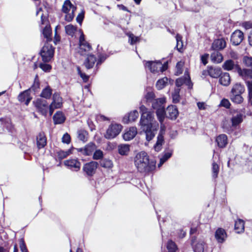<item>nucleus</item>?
Segmentation results:
<instances>
[{"mask_svg":"<svg viewBox=\"0 0 252 252\" xmlns=\"http://www.w3.org/2000/svg\"><path fill=\"white\" fill-rule=\"evenodd\" d=\"M158 128V124H156L153 126L141 127L142 131L145 134L146 141L148 142L150 141L154 138L157 133Z\"/></svg>","mask_w":252,"mask_h":252,"instance_id":"6e6552de","label":"nucleus"},{"mask_svg":"<svg viewBox=\"0 0 252 252\" xmlns=\"http://www.w3.org/2000/svg\"><path fill=\"white\" fill-rule=\"evenodd\" d=\"M65 30L66 34L71 36H73L77 30V28L76 27L70 24L65 27Z\"/></svg>","mask_w":252,"mask_h":252,"instance_id":"c03bdc74","label":"nucleus"},{"mask_svg":"<svg viewBox=\"0 0 252 252\" xmlns=\"http://www.w3.org/2000/svg\"><path fill=\"white\" fill-rule=\"evenodd\" d=\"M215 236L219 243H222L225 241L227 235L225 231L223 229L219 228L216 231Z\"/></svg>","mask_w":252,"mask_h":252,"instance_id":"6ab92c4d","label":"nucleus"},{"mask_svg":"<svg viewBox=\"0 0 252 252\" xmlns=\"http://www.w3.org/2000/svg\"><path fill=\"white\" fill-rule=\"evenodd\" d=\"M220 170L219 165L216 162H214L212 163V177L214 178L218 177V175Z\"/></svg>","mask_w":252,"mask_h":252,"instance_id":"de8ad7c7","label":"nucleus"},{"mask_svg":"<svg viewBox=\"0 0 252 252\" xmlns=\"http://www.w3.org/2000/svg\"><path fill=\"white\" fill-rule=\"evenodd\" d=\"M156 161L150 159L145 152L138 153L134 158V164L137 170L140 173L151 172L155 169Z\"/></svg>","mask_w":252,"mask_h":252,"instance_id":"f257e3e1","label":"nucleus"},{"mask_svg":"<svg viewBox=\"0 0 252 252\" xmlns=\"http://www.w3.org/2000/svg\"><path fill=\"white\" fill-rule=\"evenodd\" d=\"M207 72L211 77L215 78L219 77L221 73V69L220 68L213 67L212 66L208 67ZM206 72V71H204L203 74H205Z\"/></svg>","mask_w":252,"mask_h":252,"instance_id":"4be33fe9","label":"nucleus"},{"mask_svg":"<svg viewBox=\"0 0 252 252\" xmlns=\"http://www.w3.org/2000/svg\"><path fill=\"white\" fill-rule=\"evenodd\" d=\"M248 92V100L252 99V80H248L245 82Z\"/></svg>","mask_w":252,"mask_h":252,"instance_id":"09e8293b","label":"nucleus"},{"mask_svg":"<svg viewBox=\"0 0 252 252\" xmlns=\"http://www.w3.org/2000/svg\"><path fill=\"white\" fill-rule=\"evenodd\" d=\"M140 112L141 113V118L140 120V125L141 127H145L148 126H153L158 124L154 118V113L148 110L144 105H142L140 107Z\"/></svg>","mask_w":252,"mask_h":252,"instance_id":"f03ea898","label":"nucleus"},{"mask_svg":"<svg viewBox=\"0 0 252 252\" xmlns=\"http://www.w3.org/2000/svg\"><path fill=\"white\" fill-rule=\"evenodd\" d=\"M128 35L129 38L128 42L131 45H133L139 41V38L137 36H135L132 33H129Z\"/></svg>","mask_w":252,"mask_h":252,"instance_id":"5fc2aeb1","label":"nucleus"},{"mask_svg":"<svg viewBox=\"0 0 252 252\" xmlns=\"http://www.w3.org/2000/svg\"><path fill=\"white\" fill-rule=\"evenodd\" d=\"M18 99L19 101L25 102V104L28 105L32 99L30 96L29 90H27L21 93L18 96Z\"/></svg>","mask_w":252,"mask_h":252,"instance_id":"f3484780","label":"nucleus"},{"mask_svg":"<svg viewBox=\"0 0 252 252\" xmlns=\"http://www.w3.org/2000/svg\"><path fill=\"white\" fill-rule=\"evenodd\" d=\"M40 83L38 80L35 79V81L32 85V86L28 90H29V92L31 91H33L34 93L38 92L39 89Z\"/></svg>","mask_w":252,"mask_h":252,"instance_id":"3c124183","label":"nucleus"},{"mask_svg":"<svg viewBox=\"0 0 252 252\" xmlns=\"http://www.w3.org/2000/svg\"><path fill=\"white\" fill-rule=\"evenodd\" d=\"M98 162L92 161L85 163L83 167V171L89 176H93L98 167Z\"/></svg>","mask_w":252,"mask_h":252,"instance_id":"f8f14e48","label":"nucleus"},{"mask_svg":"<svg viewBox=\"0 0 252 252\" xmlns=\"http://www.w3.org/2000/svg\"><path fill=\"white\" fill-rule=\"evenodd\" d=\"M245 113L244 109L240 111L236 110L234 111L232 117L231 118L232 126L233 127L236 126L243 122V118L245 117Z\"/></svg>","mask_w":252,"mask_h":252,"instance_id":"1a4fd4ad","label":"nucleus"},{"mask_svg":"<svg viewBox=\"0 0 252 252\" xmlns=\"http://www.w3.org/2000/svg\"><path fill=\"white\" fill-rule=\"evenodd\" d=\"M173 101L174 103H177L179 101V93H175L172 95Z\"/></svg>","mask_w":252,"mask_h":252,"instance_id":"774afa93","label":"nucleus"},{"mask_svg":"<svg viewBox=\"0 0 252 252\" xmlns=\"http://www.w3.org/2000/svg\"><path fill=\"white\" fill-rule=\"evenodd\" d=\"M173 150L171 149H167L163 153L161 157L160 158L159 162L158 164V167H160L173 154Z\"/></svg>","mask_w":252,"mask_h":252,"instance_id":"dca6fc26","label":"nucleus"},{"mask_svg":"<svg viewBox=\"0 0 252 252\" xmlns=\"http://www.w3.org/2000/svg\"><path fill=\"white\" fill-rule=\"evenodd\" d=\"M103 152L100 150H96L93 155V158L95 160L100 159L102 158Z\"/></svg>","mask_w":252,"mask_h":252,"instance_id":"6e6d98bb","label":"nucleus"},{"mask_svg":"<svg viewBox=\"0 0 252 252\" xmlns=\"http://www.w3.org/2000/svg\"><path fill=\"white\" fill-rule=\"evenodd\" d=\"M65 166L69 167L70 169L74 168V170L78 171L80 168L81 164L77 159H71L66 160L64 161Z\"/></svg>","mask_w":252,"mask_h":252,"instance_id":"aec40b11","label":"nucleus"},{"mask_svg":"<svg viewBox=\"0 0 252 252\" xmlns=\"http://www.w3.org/2000/svg\"><path fill=\"white\" fill-rule=\"evenodd\" d=\"M242 26L246 30L252 29V22H245L242 24Z\"/></svg>","mask_w":252,"mask_h":252,"instance_id":"69168bd1","label":"nucleus"},{"mask_svg":"<svg viewBox=\"0 0 252 252\" xmlns=\"http://www.w3.org/2000/svg\"><path fill=\"white\" fill-rule=\"evenodd\" d=\"M69 151H60L56 153V159H58L60 160H62L63 159L65 158L69 155Z\"/></svg>","mask_w":252,"mask_h":252,"instance_id":"49530a36","label":"nucleus"},{"mask_svg":"<svg viewBox=\"0 0 252 252\" xmlns=\"http://www.w3.org/2000/svg\"><path fill=\"white\" fill-rule=\"evenodd\" d=\"M42 34L44 38L46 39L47 42L48 43L49 42L52 41V30L50 25H46L45 28L42 30Z\"/></svg>","mask_w":252,"mask_h":252,"instance_id":"2f4dec72","label":"nucleus"},{"mask_svg":"<svg viewBox=\"0 0 252 252\" xmlns=\"http://www.w3.org/2000/svg\"><path fill=\"white\" fill-rule=\"evenodd\" d=\"M168 83V78L166 77L159 79L156 83V87L158 90H161L164 88Z\"/></svg>","mask_w":252,"mask_h":252,"instance_id":"a19ab883","label":"nucleus"},{"mask_svg":"<svg viewBox=\"0 0 252 252\" xmlns=\"http://www.w3.org/2000/svg\"><path fill=\"white\" fill-rule=\"evenodd\" d=\"M91 49H92L91 46L87 42H86L84 43H82L79 44V52L82 55H85L86 52L91 51Z\"/></svg>","mask_w":252,"mask_h":252,"instance_id":"72a5a7b5","label":"nucleus"},{"mask_svg":"<svg viewBox=\"0 0 252 252\" xmlns=\"http://www.w3.org/2000/svg\"><path fill=\"white\" fill-rule=\"evenodd\" d=\"M230 97L231 101L237 104H240L243 101V98L241 94H230Z\"/></svg>","mask_w":252,"mask_h":252,"instance_id":"37998d69","label":"nucleus"},{"mask_svg":"<svg viewBox=\"0 0 252 252\" xmlns=\"http://www.w3.org/2000/svg\"><path fill=\"white\" fill-rule=\"evenodd\" d=\"M243 62L247 66H252V57L245 56L243 58Z\"/></svg>","mask_w":252,"mask_h":252,"instance_id":"4d7b16f0","label":"nucleus"},{"mask_svg":"<svg viewBox=\"0 0 252 252\" xmlns=\"http://www.w3.org/2000/svg\"><path fill=\"white\" fill-rule=\"evenodd\" d=\"M70 141V136L67 133H65L62 137V142L64 143L69 144Z\"/></svg>","mask_w":252,"mask_h":252,"instance_id":"680f3d73","label":"nucleus"},{"mask_svg":"<svg viewBox=\"0 0 252 252\" xmlns=\"http://www.w3.org/2000/svg\"><path fill=\"white\" fill-rule=\"evenodd\" d=\"M40 54L44 62H49L53 57L54 48L52 45L47 42L42 47Z\"/></svg>","mask_w":252,"mask_h":252,"instance_id":"20e7f679","label":"nucleus"},{"mask_svg":"<svg viewBox=\"0 0 252 252\" xmlns=\"http://www.w3.org/2000/svg\"><path fill=\"white\" fill-rule=\"evenodd\" d=\"M76 7H74L69 0H66L62 7V11L63 12L66 13L65 19L68 22L72 20L74 16V11Z\"/></svg>","mask_w":252,"mask_h":252,"instance_id":"39448f33","label":"nucleus"},{"mask_svg":"<svg viewBox=\"0 0 252 252\" xmlns=\"http://www.w3.org/2000/svg\"><path fill=\"white\" fill-rule=\"evenodd\" d=\"M176 69H177V71L176 72V75H178L181 74L182 73V65L180 63H177Z\"/></svg>","mask_w":252,"mask_h":252,"instance_id":"338daca9","label":"nucleus"},{"mask_svg":"<svg viewBox=\"0 0 252 252\" xmlns=\"http://www.w3.org/2000/svg\"><path fill=\"white\" fill-rule=\"evenodd\" d=\"M139 113L137 110H134L130 112L128 116H125L123 118V122L125 123H128L130 122H133L135 121L138 117Z\"/></svg>","mask_w":252,"mask_h":252,"instance_id":"cd10ccee","label":"nucleus"},{"mask_svg":"<svg viewBox=\"0 0 252 252\" xmlns=\"http://www.w3.org/2000/svg\"><path fill=\"white\" fill-rule=\"evenodd\" d=\"M166 111H165L164 107L156 110V115L159 122L164 121L166 116Z\"/></svg>","mask_w":252,"mask_h":252,"instance_id":"58836bf2","label":"nucleus"},{"mask_svg":"<svg viewBox=\"0 0 252 252\" xmlns=\"http://www.w3.org/2000/svg\"><path fill=\"white\" fill-rule=\"evenodd\" d=\"M96 147L93 143H89L87 144L83 149H81L82 153L86 156H90L92 154L93 152L95 149Z\"/></svg>","mask_w":252,"mask_h":252,"instance_id":"c85d7f7f","label":"nucleus"},{"mask_svg":"<svg viewBox=\"0 0 252 252\" xmlns=\"http://www.w3.org/2000/svg\"><path fill=\"white\" fill-rule=\"evenodd\" d=\"M122 126L118 124H112L107 128L104 137L108 139H111L116 137L121 132Z\"/></svg>","mask_w":252,"mask_h":252,"instance_id":"423d86ee","label":"nucleus"},{"mask_svg":"<svg viewBox=\"0 0 252 252\" xmlns=\"http://www.w3.org/2000/svg\"><path fill=\"white\" fill-rule=\"evenodd\" d=\"M145 67L148 68L151 72H163L168 68V62L162 63L160 61H148L145 63Z\"/></svg>","mask_w":252,"mask_h":252,"instance_id":"7ed1b4c3","label":"nucleus"},{"mask_svg":"<svg viewBox=\"0 0 252 252\" xmlns=\"http://www.w3.org/2000/svg\"><path fill=\"white\" fill-rule=\"evenodd\" d=\"M100 165L104 168H110L113 166L112 160L107 158H104L100 161Z\"/></svg>","mask_w":252,"mask_h":252,"instance_id":"a18cd8bd","label":"nucleus"},{"mask_svg":"<svg viewBox=\"0 0 252 252\" xmlns=\"http://www.w3.org/2000/svg\"><path fill=\"white\" fill-rule=\"evenodd\" d=\"M78 138L83 142H86L88 140V133L87 131L84 129H80L77 131Z\"/></svg>","mask_w":252,"mask_h":252,"instance_id":"ea45409f","label":"nucleus"},{"mask_svg":"<svg viewBox=\"0 0 252 252\" xmlns=\"http://www.w3.org/2000/svg\"><path fill=\"white\" fill-rule=\"evenodd\" d=\"M219 77V82L221 85L227 86L230 84V77L228 73H221Z\"/></svg>","mask_w":252,"mask_h":252,"instance_id":"a878e982","label":"nucleus"},{"mask_svg":"<svg viewBox=\"0 0 252 252\" xmlns=\"http://www.w3.org/2000/svg\"><path fill=\"white\" fill-rule=\"evenodd\" d=\"M235 230L237 233L243 232L244 230V221L241 219H238L235 221Z\"/></svg>","mask_w":252,"mask_h":252,"instance_id":"c9c22d12","label":"nucleus"},{"mask_svg":"<svg viewBox=\"0 0 252 252\" xmlns=\"http://www.w3.org/2000/svg\"><path fill=\"white\" fill-rule=\"evenodd\" d=\"M205 243L203 240L198 241L193 246L194 252H204Z\"/></svg>","mask_w":252,"mask_h":252,"instance_id":"e433bc0d","label":"nucleus"},{"mask_svg":"<svg viewBox=\"0 0 252 252\" xmlns=\"http://www.w3.org/2000/svg\"><path fill=\"white\" fill-rule=\"evenodd\" d=\"M52 94V90L50 86H47L44 89H43L40 96L45 99H49Z\"/></svg>","mask_w":252,"mask_h":252,"instance_id":"4c0bfd02","label":"nucleus"},{"mask_svg":"<svg viewBox=\"0 0 252 252\" xmlns=\"http://www.w3.org/2000/svg\"><path fill=\"white\" fill-rule=\"evenodd\" d=\"M137 133V128L135 127H131L123 134V138L126 141L130 140L135 136Z\"/></svg>","mask_w":252,"mask_h":252,"instance_id":"412c9836","label":"nucleus"},{"mask_svg":"<svg viewBox=\"0 0 252 252\" xmlns=\"http://www.w3.org/2000/svg\"><path fill=\"white\" fill-rule=\"evenodd\" d=\"M178 111L176 106L170 105L166 109V117L171 120H175L178 116Z\"/></svg>","mask_w":252,"mask_h":252,"instance_id":"4468645a","label":"nucleus"},{"mask_svg":"<svg viewBox=\"0 0 252 252\" xmlns=\"http://www.w3.org/2000/svg\"><path fill=\"white\" fill-rule=\"evenodd\" d=\"M107 58V56L105 54H100L98 55V59L96 63V65L101 64Z\"/></svg>","mask_w":252,"mask_h":252,"instance_id":"bf43d9fd","label":"nucleus"},{"mask_svg":"<svg viewBox=\"0 0 252 252\" xmlns=\"http://www.w3.org/2000/svg\"><path fill=\"white\" fill-rule=\"evenodd\" d=\"M19 245L21 251L22 252H28L23 239H21L20 240Z\"/></svg>","mask_w":252,"mask_h":252,"instance_id":"13d9d810","label":"nucleus"},{"mask_svg":"<svg viewBox=\"0 0 252 252\" xmlns=\"http://www.w3.org/2000/svg\"><path fill=\"white\" fill-rule=\"evenodd\" d=\"M226 47V42L224 39L220 38L216 39L212 43L211 48L216 51L222 50Z\"/></svg>","mask_w":252,"mask_h":252,"instance_id":"2eb2a0df","label":"nucleus"},{"mask_svg":"<svg viewBox=\"0 0 252 252\" xmlns=\"http://www.w3.org/2000/svg\"><path fill=\"white\" fill-rule=\"evenodd\" d=\"M216 141L220 148H224L227 144V136L224 134H220L217 137Z\"/></svg>","mask_w":252,"mask_h":252,"instance_id":"393cba45","label":"nucleus"},{"mask_svg":"<svg viewBox=\"0 0 252 252\" xmlns=\"http://www.w3.org/2000/svg\"><path fill=\"white\" fill-rule=\"evenodd\" d=\"M237 71L239 75L244 80L252 78V68L251 69H242L239 66H237Z\"/></svg>","mask_w":252,"mask_h":252,"instance_id":"a211bd4d","label":"nucleus"},{"mask_svg":"<svg viewBox=\"0 0 252 252\" xmlns=\"http://www.w3.org/2000/svg\"><path fill=\"white\" fill-rule=\"evenodd\" d=\"M96 61V57L93 55H90L88 56L84 64L87 69L92 68Z\"/></svg>","mask_w":252,"mask_h":252,"instance_id":"bb28decb","label":"nucleus"},{"mask_svg":"<svg viewBox=\"0 0 252 252\" xmlns=\"http://www.w3.org/2000/svg\"><path fill=\"white\" fill-rule=\"evenodd\" d=\"M166 247L168 252H175L177 249L176 245L172 240L168 241Z\"/></svg>","mask_w":252,"mask_h":252,"instance_id":"8fccbe9b","label":"nucleus"},{"mask_svg":"<svg viewBox=\"0 0 252 252\" xmlns=\"http://www.w3.org/2000/svg\"><path fill=\"white\" fill-rule=\"evenodd\" d=\"M245 92V88L241 84H235L231 91L230 94H241Z\"/></svg>","mask_w":252,"mask_h":252,"instance_id":"7c9ffc66","label":"nucleus"},{"mask_svg":"<svg viewBox=\"0 0 252 252\" xmlns=\"http://www.w3.org/2000/svg\"><path fill=\"white\" fill-rule=\"evenodd\" d=\"M35 106L42 115L44 116L47 115L48 110V109L49 110V106H48L47 101L41 98L36 99L35 102Z\"/></svg>","mask_w":252,"mask_h":252,"instance_id":"9b49d317","label":"nucleus"},{"mask_svg":"<svg viewBox=\"0 0 252 252\" xmlns=\"http://www.w3.org/2000/svg\"><path fill=\"white\" fill-rule=\"evenodd\" d=\"M54 124L59 125L63 124L66 119L63 113L61 111H57L53 117Z\"/></svg>","mask_w":252,"mask_h":252,"instance_id":"5701e85b","label":"nucleus"},{"mask_svg":"<svg viewBox=\"0 0 252 252\" xmlns=\"http://www.w3.org/2000/svg\"><path fill=\"white\" fill-rule=\"evenodd\" d=\"M235 66V64L234 62L232 60H228L226 61L222 65L223 69L226 70H232ZM237 66H238L236 65V68Z\"/></svg>","mask_w":252,"mask_h":252,"instance_id":"79ce46f5","label":"nucleus"},{"mask_svg":"<svg viewBox=\"0 0 252 252\" xmlns=\"http://www.w3.org/2000/svg\"><path fill=\"white\" fill-rule=\"evenodd\" d=\"M37 146L38 149L43 148L47 143L46 138L44 132H40L37 136Z\"/></svg>","mask_w":252,"mask_h":252,"instance_id":"b1692460","label":"nucleus"},{"mask_svg":"<svg viewBox=\"0 0 252 252\" xmlns=\"http://www.w3.org/2000/svg\"><path fill=\"white\" fill-rule=\"evenodd\" d=\"M176 39L177 41L176 48L179 51L181 52V50L182 49L183 46L182 36L179 34H177L176 36Z\"/></svg>","mask_w":252,"mask_h":252,"instance_id":"603ef678","label":"nucleus"},{"mask_svg":"<svg viewBox=\"0 0 252 252\" xmlns=\"http://www.w3.org/2000/svg\"><path fill=\"white\" fill-rule=\"evenodd\" d=\"M62 106V98L58 93L54 94L53 101L49 105V114L51 116L55 109L60 108Z\"/></svg>","mask_w":252,"mask_h":252,"instance_id":"9d476101","label":"nucleus"},{"mask_svg":"<svg viewBox=\"0 0 252 252\" xmlns=\"http://www.w3.org/2000/svg\"><path fill=\"white\" fill-rule=\"evenodd\" d=\"M145 99L147 103H152L155 98V94L152 92H149L145 95Z\"/></svg>","mask_w":252,"mask_h":252,"instance_id":"864d4df0","label":"nucleus"},{"mask_svg":"<svg viewBox=\"0 0 252 252\" xmlns=\"http://www.w3.org/2000/svg\"><path fill=\"white\" fill-rule=\"evenodd\" d=\"M220 105L226 108H229L230 106V103L229 101L225 98H223L221 100Z\"/></svg>","mask_w":252,"mask_h":252,"instance_id":"052dcab7","label":"nucleus"},{"mask_svg":"<svg viewBox=\"0 0 252 252\" xmlns=\"http://www.w3.org/2000/svg\"><path fill=\"white\" fill-rule=\"evenodd\" d=\"M159 123L160 124V131L157 136V142L154 146V150L158 152L161 150L162 145L164 143V134L166 128L163 122Z\"/></svg>","mask_w":252,"mask_h":252,"instance_id":"0eeeda50","label":"nucleus"},{"mask_svg":"<svg viewBox=\"0 0 252 252\" xmlns=\"http://www.w3.org/2000/svg\"><path fill=\"white\" fill-rule=\"evenodd\" d=\"M244 39V34L240 30H236L233 32L231 36V41L233 45H239Z\"/></svg>","mask_w":252,"mask_h":252,"instance_id":"ddd939ff","label":"nucleus"},{"mask_svg":"<svg viewBox=\"0 0 252 252\" xmlns=\"http://www.w3.org/2000/svg\"><path fill=\"white\" fill-rule=\"evenodd\" d=\"M165 99L164 98H156L151 103L153 109L158 110L159 108L164 107L163 104L165 103Z\"/></svg>","mask_w":252,"mask_h":252,"instance_id":"c756f323","label":"nucleus"},{"mask_svg":"<svg viewBox=\"0 0 252 252\" xmlns=\"http://www.w3.org/2000/svg\"><path fill=\"white\" fill-rule=\"evenodd\" d=\"M209 57V54H205L201 56V62L203 63L204 65H206L207 63V60Z\"/></svg>","mask_w":252,"mask_h":252,"instance_id":"0e129e2a","label":"nucleus"},{"mask_svg":"<svg viewBox=\"0 0 252 252\" xmlns=\"http://www.w3.org/2000/svg\"><path fill=\"white\" fill-rule=\"evenodd\" d=\"M212 61L216 63H220L223 60V57L221 53L218 51H214L211 55Z\"/></svg>","mask_w":252,"mask_h":252,"instance_id":"473e14b6","label":"nucleus"},{"mask_svg":"<svg viewBox=\"0 0 252 252\" xmlns=\"http://www.w3.org/2000/svg\"><path fill=\"white\" fill-rule=\"evenodd\" d=\"M39 67L45 71H49L51 68V66L49 64L45 63H40Z\"/></svg>","mask_w":252,"mask_h":252,"instance_id":"e2e57ef3","label":"nucleus"},{"mask_svg":"<svg viewBox=\"0 0 252 252\" xmlns=\"http://www.w3.org/2000/svg\"><path fill=\"white\" fill-rule=\"evenodd\" d=\"M118 151L122 156H126L129 151V145L128 144H120L118 146Z\"/></svg>","mask_w":252,"mask_h":252,"instance_id":"f704fd0d","label":"nucleus"}]
</instances>
